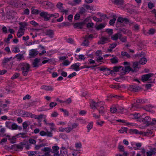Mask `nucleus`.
I'll use <instances>...</instances> for the list:
<instances>
[{
    "mask_svg": "<svg viewBox=\"0 0 156 156\" xmlns=\"http://www.w3.org/2000/svg\"><path fill=\"white\" fill-rule=\"evenodd\" d=\"M19 67L21 69L23 75L24 76H27L30 69V65L27 63H22L19 65Z\"/></svg>",
    "mask_w": 156,
    "mask_h": 156,
    "instance_id": "obj_1",
    "label": "nucleus"
},
{
    "mask_svg": "<svg viewBox=\"0 0 156 156\" xmlns=\"http://www.w3.org/2000/svg\"><path fill=\"white\" fill-rule=\"evenodd\" d=\"M140 119V121L144 123L148 124L151 121V118L146 114H144L141 115Z\"/></svg>",
    "mask_w": 156,
    "mask_h": 156,
    "instance_id": "obj_2",
    "label": "nucleus"
},
{
    "mask_svg": "<svg viewBox=\"0 0 156 156\" xmlns=\"http://www.w3.org/2000/svg\"><path fill=\"white\" fill-rule=\"evenodd\" d=\"M104 102L101 101L96 103L93 100H92L90 103V105L91 108L93 109H97V107L100 106V104H101V105H104Z\"/></svg>",
    "mask_w": 156,
    "mask_h": 156,
    "instance_id": "obj_3",
    "label": "nucleus"
},
{
    "mask_svg": "<svg viewBox=\"0 0 156 156\" xmlns=\"http://www.w3.org/2000/svg\"><path fill=\"white\" fill-rule=\"evenodd\" d=\"M130 133L132 134H135L146 136L148 132H144L142 131H139L136 129H130L129 130Z\"/></svg>",
    "mask_w": 156,
    "mask_h": 156,
    "instance_id": "obj_4",
    "label": "nucleus"
},
{
    "mask_svg": "<svg viewBox=\"0 0 156 156\" xmlns=\"http://www.w3.org/2000/svg\"><path fill=\"white\" fill-rule=\"evenodd\" d=\"M40 3L41 5H42L44 7L46 8H51L53 7V4L50 2H48L46 1L43 2H40Z\"/></svg>",
    "mask_w": 156,
    "mask_h": 156,
    "instance_id": "obj_5",
    "label": "nucleus"
},
{
    "mask_svg": "<svg viewBox=\"0 0 156 156\" xmlns=\"http://www.w3.org/2000/svg\"><path fill=\"white\" fill-rule=\"evenodd\" d=\"M39 134L41 136H46L47 137H52L53 136L52 132L49 131L47 130L46 131L43 130L39 132Z\"/></svg>",
    "mask_w": 156,
    "mask_h": 156,
    "instance_id": "obj_6",
    "label": "nucleus"
},
{
    "mask_svg": "<svg viewBox=\"0 0 156 156\" xmlns=\"http://www.w3.org/2000/svg\"><path fill=\"white\" fill-rule=\"evenodd\" d=\"M80 65L81 64L79 62L73 64L71 66L70 69L76 71H79L80 69Z\"/></svg>",
    "mask_w": 156,
    "mask_h": 156,
    "instance_id": "obj_7",
    "label": "nucleus"
},
{
    "mask_svg": "<svg viewBox=\"0 0 156 156\" xmlns=\"http://www.w3.org/2000/svg\"><path fill=\"white\" fill-rule=\"evenodd\" d=\"M154 75L153 73H150L142 76V79L143 81L150 80L151 79L150 78Z\"/></svg>",
    "mask_w": 156,
    "mask_h": 156,
    "instance_id": "obj_8",
    "label": "nucleus"
},
{
    "mask_svg": "<svg viewBox=\"0 0 156 156\" xmlns=\"http://www.w3.org/2000/svg\"><path fill=\"white\" fill-rule=\"evenodd\" d=\"M40 16L43 17L45 21H47L50 20L49 14L46 12H42L40 13Z\"/></svg>",
    "mask_w": 156,
    "mask_h": 156,
    "instance_id": "obj_9",
    "label": "nucleus"
},
{
    "mask_svg": "<svg viewBox=\"0 0 156 156\" xmlns=\"http://www.w3.org/2000/svg\"><path fill=\"white\" fill-rule=\"evenodd\" d=\"M30 117L31 118H34L38 120H40L43 118H45L46 116L44 115L41 114L37 115L34 114H32L31 113L30 114Z\"/></svg>",
    "mask_w": 156,
    "mask_h": 156,
    "instance_id": "obj_10",
    "label": "nucleus"
},
{
    "mask_svg": "<svg viewBox=\"0 0 156 156\" xmlns=\"http://www.w3.org/2000/svg\"><path fill=\"white\" fill-rule=\"evenodd\" d=\"M145 55V53L144 52H141V54L139 55V56L142 57L140 60L139 63L140 64L144 65L147 62V59L146 58H144L143 57Z\"/></svg>",
    "mask_w": 156,
    "mask_h": 156,
    "instance_id": "obj_11",
    "label": "nucleus"
},
{
    "mask_svg": "<svg viewBox=\"0 0 156 156\" xmlns=\"http://www.w3.org/2000/svg\"><path fill=\"white\" fill-rule=\"evenodd\" d=\"M45 34L51 38H53L54 37V34L53 31L51 30H46L45 32Z\"/></svg>",
    "mask_w": 156,
    "mask_h": 156,
    "instance_id": "obj_12",
    "label": "nucleus"
},
{
    "mask_svg": "<svg viewBox=\"0 0 156 156\" xmlns=\"http://www.w3.org/2000/svg\"><path fill=\"white\" fill-rule=\"evenodd\" d=\"M141 88V87L138 86L131 85L129 87V90L132 91L136 92L140 90Z\"/></svg>",
    "mask_w": 156,
    "mask_h": 156,
    "instance_id": "obj_13",
    "label": "nucleus"
},
{
    "mask_svg": "<svg viewBox=\"0 0 156 156\" xmlns=\"http://www.w3.org/2000/svg\"><path fill=\"white\" fill-rule=\"evenodd\" d=\"M145 101L143 100L140 99H137L136 101V102H135L132 105V107H135L136 108H138V105L139 103H144Z\"/></svg>",
    "mask_w": 156,
    "mask_h": 156,
    "instance_id": "obj_14",
    "label": "nucleus"
},
{
    "mask_svg": "<svg viewBox=\"0 0 156 156\" xmlns=\"http://www.w3.org/2000/svg\"><path fill=\"white\" fill-rule=\"evenodd\" d=\"M52 152L54 153V156H60V154L58 153V150L59 147L58 146H53L52 147Z\"/></svg>",
    "mask_w": 156,
    "mask_h": 156,
    "instance_id": "obj_15",
    "label": "nucleus"
},
{
    "mask_svg": "<svg viewBox=\"0 0 156 156\" xmlns=\"http://www.w3.org/2000/svg\"><path fill=\"white\" fill-rule=\"evenodd\" d=\"M23 27H20L17 33V36L18 37H20L24 34L25 29H23Z\"/></svg>",
    "mask_w": 156,
    "mask_h": 156,
    "instance_id": "obj_16",
    "label": "nucleus"
},
{
    "mask_svg": "<svg viewBox=\"0 0 156 156\" xmlns=\"http://www.w3.org/2000/svg\"><path fill=\"white\" fill-rule=\"evenodd\" d=\"M60 151L61 156H68L67 150L64 147H62L61 148Z\"/></svg>",
    "mask_w": 156,
    "mask_h": 156,
    "instance_id": "obj_17",
    "label": "nucleus"
},
{
    "mask_svg": "<svg viewBox=\"0 0 156 156\" xmlns=\"http://www.w3.org/2000/svg\"><path fill=\"white\" fill-rule=\"evenodd\" d=\"M20 113L23 117H30V112H25L23 110H20Z\"/></svg>",
    "mask_w": 156,
    "mask_h": 156,
    "instance_id": "obj_18",
    "label": "nucleus"
},
{
    "mask_svg": "<svg viewBox=\"0 0 156 156\" xmlns=\"http://www.w3.org/2000/svg\"><path fill=\"white\" fill-rule=\"evenodd\" d=\"M41 88L46 91H52L53 90V88L51 86L43 85L41 86Z\"/></svg>",
    "mask_w": 156,
    "mask_h": 156,
    "instance_id": "obj_19",
    "label": "nucleus"
},
{
    "mask_svg": "<svg viewBox=\"0 0 156 156\" xmlns=\"http://www.w3.org/2000/svg\"><path fill=\"white\" fill-rule=\"evenodd\" d=\"M122 35L120 33H118L112 35L111 37V39L115 41L117 40L118 38L119 39L120 37H121Z\"/></svg>",
    "mask_w": 156,
    "mask_h": 156,
    "instance_id": "obj_20",
    "label": "nucleus"
},
{
    "mask_svg": "<svg viewBox=\"0 0 156 156\" xmlns=\"http://www.w3.org/2000/svg\"><path fill=\"white\" fill-rule=\"evenodd\" d=\"M109 41L107 38L105 37H102L100 41L98 42V44H104L105 43H107Z\"/></svg>",
    "mask_w": 156,
    "mask_h": 156,
    "instance_id": "obj_21",
    "label": "nucleus"
},
{
    "mask_svg": "<svg viewBox=\"0 0 156 156\" xmlns=\"http://www.w3.org/2000/svg\"><path fill=\"white\" fill-rule=\"evenodd\" d=\"M38 54V52L35 49H32L30 51L29 55L31 57H34Z\"/></svg>",
    "mask_w": 156,
    "mask_h": 156,
    "instance_id": "obj_22",
    "label": "nucleus"
},
{
    "mask_svg": "<svg viewBox=\"0 0 156 156\" xmlns=\"http://www.w3.org/2000/svg\"><path fill=\"white\" fill-rule=\"evenodd\" d=\"M122 70L125 72H129L130 71L134 72L132 69L129 66H127L126 67H124L122 68Z\"/></svg>",
    "mask_w": 156,
    "mask_h": 156,
    "instance_id": "obj_23",
    "label": "nucleus"
},
{
    "mask_svg": "<svg viewBox=\"0 0 156 156\" xmlns=\"http://www.w3.org/2000/svg\"><path fill=\"white\" fill-rule=\"evenodd\" d=\"M40 59L38 58H35L33 63V67H35L38 66L39 65Z\"/></svg>",
    "mask_w": 156,
    "mask_h": 156,
    "instance_id": "obj_24",
    "label": "nucleus"
},
{
    "mask_svg": "<svg viewBox=\"0 0 156 156\" xmlns=\"http://www.w3.org/2000/svg\"><path fill=\"white\" fill-rule=\"evenodd\" d=\"M120 23H122L124 22L126 23L128 21V19L126 18H123L121 17H119L117 20Z\"/></svg>",
    "mask_w": 156,
    "mask_h": 156,
    "instance_id": "obj_25",
    "label": "nucleus"
},
{
    "mask_svg": "<svg viewBox=\"0 0 156 156\" xmlns=\"http://www.w3.org/2000/svg\"><path fill=\"white\" fill-rule=\"evenodd\" d=\"M103 105H101V104H100V106H99L100 107V108L98 109V110L100 114H103L104 113V108L103 106H101Z\"/></svg>",
    "mask_w": 156,
    "mask_h": 156,
    "instance_id": "obj_26",
    "label": "nucleus"
},
{
    "mask_svg": "<svg viewBox=\"0 0 156 156\" xmlns=\"http://www.w3.org/2000/svg\"><path fill=\"white\" fill-rule=\"evenodd\" d=\"M155 145L156 146L155 147L152 149L153 150L152 151H149L147 152V156H151L152 154H155V152L153 151H156V143L155 144Z\"/></svg>",
    "mask_w": 156,
    "mask_h": 156,
    "instance_id": "obj_27",
    "label": "nucleus"
},
{
    "mask_svg": "<svg viewBox=\"0 0 156 156\" xmlns=\"http://www.w3.org/2000/svg\"><path fill=\"white\" fill-rule=\"evenodd\" d=\"M133 68L134 69L133 71H136L137 70V69H139V65L138 63L137 62H135L133 63Z\"/></svg>",
    "mask_w": 156,
    "mask_h": 156,
    "instance_id": "obj_28",
    "label": "nucleus"
},
{
    "mask_svg": "<svg viewBox=\"0 0 156 156\" xmlns=\"http://www.w3.org/2000/svg\"><path fill=\"white\" fill-rule=\"evenodd\" d=\"M93 122H91L89 123L88 125H87V132H89L90 130L93 127Z\"/></svg>",
    "mask_w": 156,
    "mask_h": 156,
    "instance_id": "obj_29",
    "label": "nucleus"
},
{
    "mask_svg": "<svg viewBox=\"0 0 156 156\" xmlns=\"http://www.w3.org/2000/svg\"><path fill=\"white\" fill-rule=\"evenodd\" d=\"M122 67L121 66H115L113 67V69L115 72H117L121 70H122Z\"/></svg>",
    "mask_w": 156,
    "mask_h": 156,
    "instance_id": "obj_30",
    "label": "nucleus"
},
{
    "mask_svg": "<svg viewBox=\"0 0 156 156\" xmlns=\"http://www.w3.org/2000/svg\"><path fill=\"white\" fill-rule=\"evenodd\" d=\"M127 128L125 127H121V129L119 130V132L120 133H123L124 132L127 133Z\"/></svg>",
    "mask_w": 156,
    "mask_h": 156,
    "instance_id": "obj_31",
    "label": "nucleus"
},
{
    "mask_svg": "<svg viewBox=\"0 0 156 156\" xmlns=\"http://www.w3.org/2000/svg\"><path fill=\"white\" fill-rule=\"evenodd\" d=\"M75 28L78 27L80 29H82L83 28V23H76L74 25Z\"/></svg>",
    "mask_w": 156,
    "mask_h": 156,
    "instance_id": "obj_32",
    "label": "nucleus"
},
{
    "mask_svg": "<svg viewBox=\"0 0 156 156\" xmlns=\"http://www.w3.org/2000/svg\"><path fill=\"white\" fill-rule=\"evenodd\" d=\"M63 4L61 3H58L57 5V7L59 9L61 12L63 11V7L62 6Z\"/></svg>",
    "mask_w": 156,
    "mask_h": 156,
    "instance_id": "obj_33",
    "label": "nucleus"
},
{
    "mask_svg": "<svg viewBox=\"0 0 156 156\" xmlns=\"http://www.w3.org/2000/svg\"><path fill=\"white\" fill-rule=\"evenodd\" d=\"M132 28L133 30L137 31L139 29V26L137 24L135 23L133 25Z\"/></svg>",
    "mask_w": 156,
    "mask_h": 156,
    "instance_id": "obj_34",
    "label": "nucleus"
},
{
    "mask_svg": "<svg viewBox=\"0 0 156 156\" xmlns=\"http://www.w3.org/2000/svg\"><path fill=\"white\" fill-rule=\"evenodd\" d=\"M13 122L10 121H6L5 122V126L8 128L10 129L11 128V126Z\"/></svg>",
    "mask_w": 156,
    "mask_h": 156,
    "instance_id": "obj_35",
    "label": "nucleus"
},
{
    "mask_svg": "<svg viewBox=\"0 0 156 156\" xmlns=\"http://www.w3.org/2000/svg\"><path fill=\"white\" fill-rule=\"evenodd\" d=\"M116 44L115 43H114L111 44L109 46L110 49H108V51L109 52H111L112 51V49L114 48L116 46Z\"/></svg>",
    "mask_w": 156,
    "mask_h": 156,
    "instance_id": "obj_36",
    "label": "nucleus"
},
{
    "mask_svg": "<svg viewBox=\"0 0 156 156\" xmlns=\"http://www.w3.org/2000/svg\"><path fill=\"white\" fill-rule=\"evenodd\" d=\"M121 54L123 57H125L126 58H129L130 57V55L126 52L122 51Z\"/></svg>",
    "mask_w": 156,
    "mask_h": 156,
    "instance_id": "obj_37",
    "label": "nucleus"
},
{
    "mask_svg": "<svg viewBox=\"0 0 156 156\" xmlns=\"http://www.w3.org/2000/svg\"><path fill=\"white\" fill-rule=\"evenodd\" d=\"M48 126H50V129H51V131L50 132H52L53 130H54L55 129V125L54 123H50L48 124Z\"/></svg>",
    "mask_w": 156,
    "mask_h": 156,
    "instance_id": "obj_38",
    "label": "nucleus"
},
{
    "mask_svg": "<svg viewBox=\"0 0 156 156\" xmlns=\"http://www.w3.org/2000/svg\"><path fill=\"white\" fill-rule=\"evenodd\" d=\"M10 4L15 7L17 6L18 5V3L16 0H12Z\"/></svg>",
    "mask_w": 156,
    "mask_h": 156,
    "instance_id": "obj_39",
    "label": "nucleus"
},
{
    "mask_svg": "<svg viewBox=\"0 0 156 156\" xmlns=\"http://www.w3.org/2000/svg\"><path fill=\"white\" fill-rule=\"evenodd\" d=\"M50 19L51 17H54L57 18L59 16V14L57 13H55L54 14H49Z\"/></svg>",
    "mask_w": 156,
    "mask_h": 156,
    "instance_id": "obj_40",
    "label": "nucleus"
},
{
    "mask_svg": "<svg viewBox=\"0 0 156 156\" xmlns=\"http://www.w3.org/2000/svg\"><path fill=\"white\" fill-rule=\"evenodd\" d=\"M134 118L135 119H139V120L140 121V119L141 118V115L139 113H136L133 114L132 115Z\"/></svg>",
    "mask_w": 156,
    "mask_h": 156,
    "instance_id": "obj_41",
    "label": "nucleus"
},
{
    "mask_svg": "<svg viewBox=\"0 0 156 156\" xmlns=\"http://www.w3.org/2000/svg\"><path fill=\"white\" fill-rule=\"evenodd\" d=\"M111 62L113 64L116 63L118 62V59L116 57L111 59Z\"/></svg>",
    "mask_w": 156,
    "mask_h": 156,
    "instance_id": "obj_42",
    "label": "nucleus"
},
{
    "mask_svg": "<svg viewBox=\"0 0 156 156\" xmlns=\"http://www.w3.org/2000/svg\"><path fill=\"white\" fill-rule=\"evenodd\" d=\"M18 126L15 123L13 122L11 126V128L10 129L16 130L17 129Z\"/></svg>",
    "mask_w": 156,
    "mask_h": 156,
    "instance_id": "obj_43",
    "label": "nucleus"
},
{
    "mask_svg": "<svg viewBox=\"0 0 156 156\" xmlns=\"http://www.w3.org/2000/svg\"><path fill=\"white\" fill-rule=\"evenodd\" d=\"M110 111L112 113H115L117 112L116 106V107H113L111 108Z\"/></svg>",
    "mask_w": 156,
    "mask_h": 156,
    "instance_id": "obj_44",
    "label": "nucleus"
},
{
    "mask_svg": "<svg viewBox=\"0 0 156 156\" xmlns=\"http://www.w3.org/2000/svg\"><path fill=\"white\" fill-rule=\"evenodd\" d=\"M155 32V30L153 28L151 29L148 30L147 33L149 35H153Z\"/></svg>",
    "mask_w": 156,
    "mask_h": 156,
    "instance_id": "obj_45",
    "label": "nucleus"
},
{
    "mask_svg": "<svg viewBox=\"0 0 156 156\" xmlns=\"http://www.w3.org/2000/svg\"><path fill=\"white\" fill-rule=\"evenodd\" d=\"M117 111L118 113H120L123 112V108L122 107L116 106Z\"/></svg>",
    "mask_w": 156,
    "mask_h": 156,
    "instance_id": "obj_46",
    "label": "nucleus"
},
{
    "mask_svg": "<svg viewBox=\"0 0 156 156\" xmlns=\"http://www.w3.org/2000/svg\"><path fill=\"white\" fill-rule=\"evenodd\" d=\"M31 12L33 14H37L39 13V11L37 9L32 8Z\"/></svg>",
    "mask_w": 156,
    "mask_h": 156,
    "instance_id": "obj_47",
    "label": "nucleus"
},
{
    "mask_svg": "<svg viewBox=\"0 0 156 156\" xmlns=\"http://www.w3.org/2000/svg\"><path fill=\"white\" fill-rule=\"evenodd\" d=\"M105 24H100L97 26V29L98 30L102 29L105 27Z\"/></svg>",
    "mask_w": 156,
    "mask_h": 156,
    "instance_id": "obj_48",
    "label": "nucleus"
},
{
    "mask_svg": "<svg viewBox=\"0 0 156 156\" xmlns=\"http://www.w3.org/2000/svg\"><path fill=\"white\" fill-rule=\"evenodd\" d=\"M16 138L15 136H13L12 138L9 139L10 142L12 144H14L16 142Z\"/></svg>",
    "mask_w": 156,
    "mask_h": 156,
    "instance_id": "obj_49",
    "label": "nucleus"
},
{
    "mask_svg": "<svg viewBox=\"0 0 156 156\" xmlns=\"http://www.w3.org/2000/svg\"><path fill=\"white\" fill-rule=\"evenodd\" d=\"M16 58L18 60L20 61L23 58V55L18 54L16 56Z\"/></svg>",
    "mask_w": 156,
    "mask_h": 156,
    "instance_id": "obj_50",
    "label": "nucleus"
},
{
    "mask_svg": "<svg viewBox=\"0 0 156 156\" xmlns=\"http://www.w3.org/2000/svg\"><path fill=\"white\" fill-rule=\"evenodd\" d=\"M103 59V58L101 56H98L96 59V61L98 62H101Z\"/></svg>",
    "mask_w": 156,
    "mask_h": 156,
    "instance_id": "obj_51",
    "label": "nucleus"
},
{
    "mask_svg": "<svg viewBox=\"0 0 156 156\" xmlns=\"http://www.w3.org/2000/svg\"><path fill=\"white\" fill-rule=\"evenodd\" d=\"M12 57H10L9 58H4L3 59V62L4 63H6L8 62H9L11 59L12 58Z\"/></svg>",
    "mask_w": 156,
    "mask_h": 156,
    "instance_id": "obj_52",
    "label": "nucleus"
},
{
    "mask_svg": "<svg viewBox=\"0 0 156 156\" xmlns=\"http://www.w3.org/2000/svg\"><path fill=\"white\" fill-rule=\"evenodd\" d=\"M89 42L87 39H85L82 44L83 46H87L89 45Z\"/></svg>",
    "mask_w": 156,
    "mask_h": 156,
    "instance_id": "obj_53",
    "label": "nucleus"
},
{
    "mask_svg": "<svg viewBox=\"0 0 156 156\" xmlns=\"http://www.w3.org/2000/svg\"><path fill=\"white\" fill-rule=\"evenodd\" d=\"M12 51L15 53H17L20 52V50L19 48L18 47H15L13 48Z\"/></svg>",
    "mask_w": 156,
    "mask_h": 156,
    "instance_id": "obj_54",
    "label": "nucleus"
},
{
    "mask_svg": "<svg viewBox=\"0 0 156 156\" xmlns=\"http://www.w3.org/2000/svg\"><path fill=\"white\" fill-rule=\"evenodd\" d=\"M12 36L11 34H9L8 35V38H7L5 41L6 43H9L10 39L12 38Z\"/></svg>",
    "mask_w": 156,
    "mask_h": 156,
    "instance_id": "obj_55",
    "label": "nucleus"
},
{
    "mask_svg": "<svg viewBox=\"0 0 156 156\" xmlns=\"http://www.w3.org/2000/svg\"><path fill=\"white\" fill-rule=\"evenodd\" d=\"M116 20L115 17H114L113 19L111 20L109 22V23L110 25H112L115 22Z\"/></svg>",
    "mask_w": 156,
    "mask_h": 156,
    "instance_id": "obj_56",
    "label": "nucleus"
},
{
    "mask_svg": "<svg viewBox=\"0 0 156 156\" xmlns=\"http://www.w3.org/2000/svg\"><path fill=\"white\" fill-rule=\"evenodd\" d=\"M108 73V74H111L112 75H114L115 74V71L113 70H110L108 69H107Z\"/></svg>",
    "mask_w": 156,
    "mask_h": 156,
    "instance_id": "obj_57",
    "label": "nucleus"
},
{
    "mask_svg": "<svg viewBox=\"0 0 156 156\" xmlns=\"http://www.w3.org/2000/svg\"><path fill=\"white\" fill-rule=\"evenodd\" d=\"M96 56H100L102 55V52L101 50H98L95 52Z\"/></svg>",
    "mask_w": 156,
    "mask_h": 156,
    "instance_id": "obj_58",
    "label": "nucleus"
},
{
    "mask_svg": "<svg viewBox=\"0 0 156 156\" xmlns=\"http://www.w3.org/2000/svg\"><path fill=\"white\" fill-rule=\"evenodd\" d=\"M118 149L120 151L124 152V147L122 145H119L118 146Z\"/></svg>",
    "mask_w": 156,
    "mask_h": 156,
    "instance_id": "obj_59",
    "label": "nucleus"
},
{
    "mask_svg": "<svg viewBox=\"0 0 156 156\" xmlns=\"http://www.w3.org/2000/svg\"><path fill=\"white\" fill-rule=\"evenodd\" d=\"M92 115H93V117L94 118L96 119H99L100 117V115H98L95 113H92Z\"/></svg>",
    "mask_w": 156,
    "mask_h": 156,
    "instance_id": "obj_60",
    "label": "nucleus"
},
{
    "mask_svg": "<svg viewBox=\"0 0 156 156\" xmlns=\"http://www.w3.org/2000/svg\"><path fill=\"white\" fill-rule=\"evenodd\" d=\"M85 11L86 9L82 7L80 8L79 13L81 14H83L84 13V12H85Z\"/></svg>",
    "mask_w": 156,
    "mask_h": 156,
    "instance_id": "obj_61",
    "label": "nucleus"
},
{
    "mask_svg": "<svg viewBox=\"0 0 156 156\" xmlns=\"http://www.w3.org/2000/svg\"><path fill=\"white\" fill-rule=\"evenodd\" d=\"M72 130L71 127H68L65 128V132L66 133H69Z\"/></svg>",
    "mask_w": 156,
    "mask_h": 156,
    "instance_id": "obj_62",
    "label": "nucleus"
},
{
    "mask_svg": "<svg viewBox=\"0 0 156 156\" xmlns=\"http://www.w3.org/2000/svg\"><path fill=\"white\" fill-rule=\"evenodd\" d=\"M78 124L77 123H73L72 125L71 129L72 130L74 129H76L78 127Z\"/></svg>",
    "mask_w": 156,
    "mask_h": 156,
    "instance_id": "obj_63",
    "label": "nucleus"
},
{
    "mask_svg": "<svg viewBox=\"0 0 156 156\" xmlns=\"http://www.w3.org/2000/svg\"><path fill=\"white\" fill-rule=\"evenodd\" d=\"M20 74L18 73H16L12 77L11 79H14L16 78L19 76Z\"/></svg>",
    "mask_w": 156,
    "mask_h": 156,
    "instance_id": "obj_64",
    "label": "nucleus"
}]
</instances>
